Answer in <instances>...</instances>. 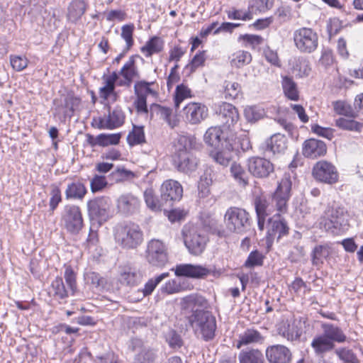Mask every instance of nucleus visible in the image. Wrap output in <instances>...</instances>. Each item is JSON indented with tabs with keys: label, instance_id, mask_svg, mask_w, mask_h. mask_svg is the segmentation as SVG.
Wrapping results in <instances>:
<instances>
[{
	"label": "nucleus",
	"instance_id": "f257e3e1",
	"mask_svg": "<svg viewBox=\"0 0 363 363\" xmlns=\"http://www.w3.org/2000/svg\"><path fill=\"white\" fill-rule=\"evenodd\" d=\"M322 333L316 335L311 342L314 355L324 358L328 353L333 352L336 344L349 342V337L337 325L323 322L320 324Z\"/></svg>",
	"mask_w": 363,
	"mask_h": 363
},
{
	"label": "nucleus",
	"instance_id": "f03ea898",
	"mask_svg": "<svg viewBox=\"0 0 363 363\" xmlns=\"http://www.w3.org/2000/svg\"><path fill=\"white\" fill-rule=\"evenodd\" d=\"M291 181L289 177L285 176L272 195V204L264 197H257L255 200V207L257 216L270 215L275 207L277 211L286 213L288 210V201L291 197Z\"/></svg>",
	"mask_w": 363,
	"mask_h": 363
},
{
	"label": "nucleus",
	"instance_id": "7ed1b4c3",
	"mask_svg": "<svg viewBox=\"0 0 363 363\" xmlns=\"http://www.w3.org/2000/svg\"><path fill=\"white\" fill-rule=\"evenodd\" d=\"M116 243L125 250H135L144 240V234L139 225L133 222L118 223L113 228Z\"/></svg>",
	"mask_w": 363,
	"mask_h": 363
},
{
	"label": "nucleus",
	"instance_id": "20e7f679",
	"mask_svg": "<svg viewBox=\"0 0 363 363\" xmlns=\"http://www.w3.org/2000/svg\"><path fill=\"white\" fill-rule=\"evenodd\" d=\"M349 214L345 207L333 205L328 207L324 216L320 218L319 225L326 232L339 235L349 228Z\"/></svg>",
	"mask_w": 363,
	"mask_h": 363
},
{
	"label": "nucleus",
	"instance_id": "39448f33",
	"mask_svg": "<svg viewBox=\"0 0 363 363\" xmlns=\"http://www.w3.org/2000/svg\"><path fill=\"white\" fill-rule=\"evenodd\" d=\"M189 323L195 334L201 339L210 341L215 337L217 328L216 317L204 309H196L189 317Z\"/></svg>",
	"mask_w": 363,
	"mask_h": 363
},
{
	"label": "nucleus",
	"instance_id": "423d86ee",
	"mask_svg": "<svg viewBox=\"0 0 363 363\" xmlns=\"http://www.w3.org/2000/svg\"><path fill=\"white\" fill-rule=\"evenodd\" d=\"M226 228L238 234L245 233L250 227V214L243 208L232 206L224 215Z\"/></svg>",
	"mask_w": 363,
	"mask_h": 363
},
{
	"label": "nucleus",
	"instance_id": "0eeeda50",
	"mask_svg": "<svg viewBox=\"0 0 363 363\" xmlns=\"http://www.w3.org/2000/svg\"><path fill=\"white\" fill-rule=\"evenodd\" d=\"M167 245L160 240L152 239L147 243L145 259L153 267L164 268L169 263Z\"/></svg>",
	"mask_w": 363,
	"mask_h": 363
},
{
	"label": "nucleus",
	"instance_id": "6e6552de",
	"mask_svg": "<svg viewBox=\"0 0 363 363\" xmlns=\"http://www.w3.org/2000/svg\"><path fill=\"white\" fill-rule=\"evenodd\" d=\"M293 39L296 48L301 53L311 54L318 46V35L311 28L302 27L295 30Z\"/></svg>",
	"mask_w": 363,
	"mask_h": 363
},
{
	"label": "nucleus",
	"instance_id": "1a4fd4ad",
	"mask_svg": "<svg viewBox=\"0 0 363 363\" xmlns=\"http://www.w3.org/2000/svg\"><path fill=\"white\" fill-rule=\"evenodd\" d=\"M61 222L68 233L78 234L84 226L80 208L73 204L66 205L62 213Z\"/></svg>",
	"mask_w": 363,
	"mask_h": 363
},
{
	"label": "nucleus",
	"instance_id": "9d476101",
	"mask_svg": "<svg viewBox=\"0 0 363 363\" xmlns=\"http://www.w3.org/2000/svg\"><path fill=\"white\" fill-rule=\"evenodd\" d=\"M111 199L108 197H96L87 202L88 215L91 220L99 223L106 222L110 218Z\"/></svg>",
	"mask_w": 363,
	"mask_h": 363
},
{
	"label": "nucleus",
	"instance_id": "9b49d317",
	"mask_svg": "<svg viewBox=\"0 0 363 363\" xmlns=\"http://www.w3.org/2000/svg\"><path fill=\"white\" fill-rule=\"evenodd\" d=\"M141 206L140 197L132 192H123L116 199V208L118 213L130 216L137 213Z\"/></svg>",
	"mask_w": 363,
	"mask_h": 363
},
{
	"label": "nucleus",
	"instance_id": "f8f14e48",
	"mask_svg": "<svg viewBox=\"0 0 363 363\" xmlns=\"http://www.w3.org/2000/svg\"><path fill=\"white\" fill-rule=\"evenodd\" d=\"M288 147V140L281 133H274L263 142L259 149L265 156L271 157L283 155Z\"/></svg>",
	"mask_w": 363,
	"mask_h": 363
},
{
	"label": "nucleus",
	"instance_id": "ddd939ff",
	"mask_svg": "<svg viewBox=\"0 0 363 363\" xmlns=\"http://www.w3.org/2000/svg\"><path fill=\"white\" fill-rule=\"evenodd\" d=\"M218 121L222 124V128L233 133V128L239 120V113L237 108L229 103H223L216 110Z\"/></svg>",
	"mask_w": 363,
	"mask_h": 363
},
{
	"label": "nucleus",
	"instance_id": "4468645a",
	"mask_svg": "<svg viewBox=\"0 0 363 363\" xmlns=\"http://www.w3.org/2000/svg\"><path fill=\"white\" fill-rule=\"evenodd\" d=\"M314 178L326 184H335L338 180V172L336 167L327 161L318 162L313 169Z\"/></svg>",
	"mask_w": 363,
	"mask_h": 363
},
{
	"label": "nucleus",
	"instance_id": "2eb2a0df",
	"mask_svg": "<svg viewBox=\"0 0 363 363\" xmlns=\"http://www.w3.org/2000/svg\"><path fill=\"white\" fill-rule=\"evenodd\" d=\"M184 236L185 246L191 254L199 255L203 252L208 241V238L204 233L192 228L188 233L184 231Z\"/></svg>",
	"mask_w": 363,
	"mask_h": 363
},
{
	"label": "nucleus",
	"instance_id": "dca6fc26",
	"mask_svg": "<svg viewBox=\"0 0 363 363\" xmlns=\"http://www.w3.org/2000/svg\"><path fill=\"white\" fill-rule=\"evenodd\" d=\"M161 199L165 206H172L173 202L179 201L183 195V188L177 181L169 179L163 182L160 189Z\"/></svg>",
	"mask_w": 363,
	"mask_h": 363
},
{
	"label": "nucleus",
	"instance_id": "f3484780",
	"mask_svg": "<svg viewBox=\"0 0 363 363\" xmlns=\"http://www.w3.org/2000/svg\"><path fill=\"white\" fill-rule=\"evenodd\" d=\"M130 347L135 352V363H154L157 357V351L144 345L140 339H133Z\"/></svg>",
	"mask_w": 363,
	"mask_h": 363
},
{
	"label": "nucleus",
	"instance_id": "a211bd4d",
	"mask_svg": "<svg viewBox=\"0 0 363 363\" xmlns=\"http://www.w3.org/2000/svg\"><path fill=\"white\" fill-rule=\"evenodd\" d=\"M233 137V142H234L233 133H229L224 128L218 126L209 128L203 136V140L206 144L215 148H220L225 145V140L226 138H231Z\"/></svg>",
	"mask_w": 363,
	"mask_h": 363
},
{
	"label": "nucleus",
	"instance_id": "6ab92c4d",
	"mask_svg": "<svg viewBox=\"0 0 363 363\" xmlns=\"http://www.w3.org/2000/svg\"><path fill=\"white\" fill-rule=\"evenodd\" d=\"M208 108L201 103H189L183 108L186 121L192 125L200 123L208 116Z\"/></svg>",
	"mask_w": 363,
	"mask_h": 363
},
{
	"label": "nucleus",
	"instance_id": "aec40b11",
	"mask_svg": "<svg viewBox=\"0 0 363 363\" xmlns=\"http://www.w3.org/2000/svg\"><path fill=\"white\" fill-rule=\"evenodd\" d=\"M249 172L255 177L264 178L274 172V164L264 157H252L247 161Z\"/></svg>",
	"mask_w": 363,
	"mask_h": 363
},
{
	"label": "nucleus",
	"instance_id": "412c9836",
	"mask_svg": "<svg viewBox=\"0 0 363 363\" xmlns=\"http://www.w3.org/2000/svg\"><path fill=\"white\" fill-rule=\"evenodd\" d=\"M265 354L269 363H291L292 359L290 350L282 345L269 346Z\"/></svg>",
	"mask_w": 363,
	"mask_h": 363
},
{
	"label": "nucleus",
	"instance_id": "4be33fe9",
	"mask_svg": "<svg viewBox=\"0 0 363 363\" xmlns=\"http://www.w3.org/2000/svg\"><path fill=\"white\" fill-rule=\"evenodd\" d=\"M174 272L177 277L201 279L210 274V269L201 265L181 264L177 265Z\"/></svg>",
	"mask_w": 363,
	"mask_h": 363
},
{
	"label": "nucleus",
	"instance_id": "5701e85b",
	"mask_svg": "<svg viewBox=\"0 0 363 363\" xmlns=\"http://www.w3.org/2000/svg\"><path fill=\"white\" fill-rule=\"evenodd\" d=\"M218 149L217 151L211 152V156L219 164L224 167L228 166L233 160L234 155L235 148L233 137L231 138H226L225 145Z\"/></svg>",
	"mask_w": 363,
	"mask_h": 363
},
{
	"label": "nucleus",
	"instance_id": "b1692460",
	"mask_svg": "<svg viewBox=\"0 0 363 363\" xmlns=\"http://www.w3.org/2000/svg\"><path fill=\"white\" fill-rule=\"evenodd\" d=\"M174 163L179 172L189 174L197 169L199 160L191 152H182L176 156Z\"/></svg>",
	"mask_w": 363,
	"mask_h": 363
},
{
	"label": "nucleus",
	"instance_id": "393cba45",
	"mask_svg": "<svg viewBox=\"0 0 363 363\" xmlns=\"http://www.w3.org/2000/svg\"><path fill=\"white\" fill-rule=\"evenodd\" d=\"M139 57L140 56L138 55H132L124 64L118 74L121 75L125 81L124 82H121L119 85L129 86L134 78L140 77L139 71L136 65V59Z\"/></svg>",
	"mask_w": 363,
	"mask_h": 363
},
{
	"label": "nucleus",
	"instance_id": "a878e982",
	"mask_svg": "<svg viewBox=\"0 0 363 363\" xmlns=\"http://www.w3.org/2000/svg\"><path fill=\"white\" fill-rule=\"evenodd\" d=\"M289 230L287 223L279 215L269 219L267 236L269 239H274L277 237L279 240L288 235Z\"/></svg>",
	"mask_w": 363,
	"mask_h": 363
},
{
	"label": "nucleus",
	"instance_id": "bb28decb",
	"mask_svg": "<svg viewBox=\"0 0 363 363\" xmlns=\"http://www.w3.org/2000/svg\"><path fill=\"white\" fill-rule=\"evenodd\" d=\"M265 340V337L257 330L247 328L239 335L236 347L241 348L242 346L262 345Z\"/></svg>",
	"mask_w": 363,
	"mask_h": 363
},
{
	"label": "nucleus",
	"instance_id": "cd10ccee",
	"mask_svg": "<svg viewBox=\"0 0 363 363\" xmlns=\"http://www.w3.org/2000/svg\"><path fill=\"white\" fill-rule=\"evenodd\" d=\"M155 116L165 121L168 125L174 128L178 125L179 121L176 116H172V110L157 104H152L150 106V118L153 119Z\"/></svg>",
	"mask_w": 363,
	"mask_h": 363
},
{
	"label": "nucleus",
	"instance_id": "c85d7f7f",
	"mask_svg": "<svg viewBox=\"0 0 363 363\" xmlns=\"http://www.w3.org/2000/svg\"><path fill=\"white\" fill-rule=\"evenodd\" d=\"M326 145L322 140L311 138L303 144V155L309 158H316L326 153Z\"/></svg>",
	"mask_w": 363,
	"mask_h": 363
},
{
	"label": "nucleus",
	"instance_id": "c756f323",
	"mask_svg": "<svg viewBox=\"0 0 363 363\" xmlns=\"http://www.w3.org/2000/svg\"><path fill=\"white\" fill-rule=\"evenodd\" d=\"M87 6L84 0H72L67 7V21L76 24L86 12Z\"/></svg>",
	"mask_w": 363,
	"mask_h": 363
},
{
	"label": "nucleus",
	"instance_id": "7c9ffc66",
	"mask_svg": "<svg viewBox=\"0 0 363 363\" xmlns=\"http://www.w3.org/2000/svg\"><path fill=\"white\" fill-rule=\"evenodd\" d=\"M240 363H264V357L261 350L255 348L242 350L238 354Z\"/></svg>",
	"mask_w": 363,
	"mask_h": 363
},
{
	"label": "nucleus",
	"instance_id": "2f4dec72",
	"mask_svg": "<svg viewBox=\"0 0 363 363\" xmlns=\"http://www.w3.org/2000/svg\"><path fill=\"white\" fill-rule=\"evenodd\" d=\"M279 335L286 338L288 341L294 342L299 340L301 333L294 324H290L289 321H283L277 328Z\"/></svg>",
	"mask_w": 363,
	"mask_h": 363
},
{
	"label": "nucleus",
	"instance_id": "473e14b6",
	"mask_svg": "<svg viewBox=\"0 0 363 363\" xmlns=\"http://www.w3.org/2000/svg\"><path fill=\"white\" fill-rule=\"evenodd\" d=\"M87 193L86 188L80 182H73L67 184L65 196L67 199L82 200Z\"/></svg>",
	"mask_w": 363,
	"mask_h": 363
},
{
	"label": "nucleus",
	"instance_id": "72a5a7b5",
	"mask_svg": "<svg viewBox=\"0 0 363 363\" xmlns=\"http://www.w3.org/2000/svg\"><path fill=\"white\" fill-rule=\"evenodd\" d=\"M281 86L284 95L291 101H298L299 99V93L296 83L292 77L284 76L282 77Z\"/></svg>",
	"mask_w": 363,
	"mask_h": 363
},
{
	"label": "nucleus",
	"instance_id": "f704fd0d",
	"mask_svg": "<svg viewBox=\"0 0 363 363\" xmlns=\"http://www.w3.org/2000/svg\"><path fill=\"white\" fill-rule=\"evenodd\" d=\"M143 279L142 273L135 269L128 268L121 274V282L128 286L138 285Z\"/></svg>",
	"mask_w": 363,
	"mask_h": 363
},
{
	"label": "nucleus",
	"instance_id": "c9c22d12",
	"mask_svg": "<svg viewBox=\"0 0 363 363\" xmlns=\"http://www.w3.org/2000/svg\"><path fill=\"white\" fill-rule=\"evenodd\" d=\"M163 49V43L157 36L151 38L140 49L146 57H151L153 54L160 52Z\"/></svg>",
	"mask_w": 363,
	"mask_h": 363
},
{
	"label": "nucleus",
	"instance_id": "e433bc0d",
	"mask_svg": "<svg viewBox=\"0 0 363 363\" xmlns=\"http://www.w3.org/2000/svg\"><path fill=\"white\" fill-rule=\"evenodd\" d=\"M51 289L54 298L57 300H64L71 294L69 289L65 287L62 278L60 277H56L52 281Z\"/></svg>",
	"mask_w": 363,
	"mask_h": 363
},
{
	"label": "nucleus",
	"instance_id": "4c0bfd02",
	"mask_svg": "<svg viewBox=\"0 0 363 363\" xmlns=\"http://www.w3.org/2000/svg\"><path fill=\"white\" fill-rule=\"evenodd\" d=\"M155 82H146L145 80L138 81L134 85V91L136 96L145 97L147 99L148 95L156 96L157 91L151 88L155 84Z\"/></svg>",
	"mask_w": 363,
	"mask_h": 363
},
{
	"label": "nucleus",
	"instance_id": "58836bf2",
	"mask_svg": "<svg viewBox=\"0 0 363 363\" xmlns=\"http://www.w3.org/2000/svg\"><path fill=\"white\" fill-rule=\"evenodd\" d=\"M230 171L231 176L240 186L244 187L248 184V174L240 164L233 162Z\"/></svg>",
	"mask_w": 363,
	"mask_h": 363
},
{
	"label": "nucleus",
	"instance_id": "ea45409f",
	"mask_svg": "<svg viewBox=\"0 0 363 363\" xmlns=\"http://www.w3.org/2000/svg\"><path fill=\"white\" fill-rule=\"evenodd\" d=\"M169 276L168 272L162 273L154 278L150 279L145 284L144 288L138 290V293L141 296L140 298L150 295L157 286L165 278Z\"/></svg>",
	"mask_w": 363,
	"mask_h": 363
},
{
	"label": "nucleus",
	"instance_id": "a19ab883",
	"mask_svg": "<svg viewBox=\"0 0 363 363\" xmlns=\"http://www.w3.org/2000/svg\"><path fill=\"white\" fill-rule=\"evenodd\" d=\"M107 121L110 125L111 130H113L121 126L125 120V115L121 108H116L111 111L108 107V113L106 116Z\"/></svg>",
	"mask_w": 363,
	"mask_h": 363
},
{
	"label": "nucleus",
	"instance_id": "79ce46f5",
	"mask_svg": "<svg viewBox=\"0 0 363 363\" xmlns=\"http://www.w3.org/2000/svg\"><path fill=\"white\" fill-rule=\"evenodd\" d=\"M183 302L185 308H191L192 312L198 309L197 308L199 307L206 308L207 306L206 299L203 296L198 294H191L185 296L183 298Z\"/></svg>",
	"mask_w": 363,
	"mask_h": 363
},
{
	"label": "nucleus",
	"instance_id": "37998d69",
	"mask_svg": "<svg viewBox=\"0 0 363 363\" xmlns=\"http://www.w3.org/2000/svg\"><path fill=\"white\" fill-rule=\"evenodd\" d=\"M333 352H334L335 354L343 363H359L357 355L348 347H335V349Z\"/></svg>",
	"mask_w": 363,
	"mask_h": 363
},
{
	"label": "nucleus",
	"instance_id": "c03bdc74",
	"mask_svg": "<svg viewBox=\"0 0 363 363\" xmlns=\"http://www.w3.org/2000/svg\"><path fill=\"white\" fill-rule=\"evenodd\" d=\"M127 142L130 146H134L145 142L143 126L133 125V130L127 136Z\"/></svg>",
	"mask_w": 363,
	"mask_h": 363
},
{
	"label": "nucleus",
	"instance_id": "a18cd8bd",
	"mask_svg": "<svg viewBox=\"0 0 363 363\" xmlns=\"http://www.w3.org/2000/svg\"><path fill=\"white\" fill-rule=\"evenodd\" d=\"M335 125L342 130L360 133L363 128V123L345 118H339L335 120Z\"/></svg>",
	"mask_w": 363,
	"mask_h": 363
},
{
	"label": "nucleus",
	"instance_id": "49530a36",
	"mask_svg": "<svg viewBox=\"0 0 363 363\" xmlns=\"http://www.w3.org/2000/svg\"><path fill=\"white\" fill-rule=\"evenodd\" d=\"M194 145V138L190 135H179L175 145L176 156L182 152H191Z\"/></svg>",
	"mask_w": 363,
	"mask_h": 363
},
{
	"label": "nucleus",
	"instance_id": "de8ad7c7",
	"mask_svg": "<svg viewBox=\"0 0 363 363\" xmlns=\"http://www.w3.org/2000/svg\"><path fill=\"white\" fill-rule=\"evenodd\" d=\"M252 61L251 54L247 51L238 50L232 55L230 63L237 68L242 67Z\"/></svg>",
	"mask_w": 363,
	"mask_h": 363
},
{
	"label": "nucleus",
	"instance_id": "09e8293b",
	"mask_svg": "<svg viewBox=\"0 0 363 363\" xmlns=\"http://www.w3.org/2000/svg\"><path fill=\"white\" fill-rule=\"evenodd\" d=\"M274 0H250L249 10L252 13H265L272 8Z\"/></svg>",
	"mask_w": 363,
	"mask_h": 363
},
{
	"label": "nucleus",
	"instance_id": "8fccbe9b",
	"mask_svg": "<svg viewBox=\"0 0 363 363\" xmlns=\"http://www.w3.org/2000/svg\"><path fill=\"white\" fill-rule=\"evenodd\" d=\"M329 255V252L325 246L317 245L315 246L311 253L312 264L315 267H319L323 263V259Z\"/></svg>",
	"mask_w": 363,
	"mask_h": 363
},
{
	"label": "nucleus",
	"instance_id": "3c124183",
	"mask_svg": "<svg viewBox=\"0 0 363 363\" xmlns=\"http://www.w3.org/2000/svg\"><path fill=\"white\" fill-rule=\"evenodd\" d=\"M164 337L169 346L172 349H179L184 344L181 335L174 330L169 329L164 334Z\"/></svg>",
	"mask_w": 363,
	"mask_h": 363
},
{
	"label": "nucleus",
	"instance_id": "603ef678",
	"mask_svg": "<svg viewBox=\"0 0 363 363\" xmlns=\"http://www.w3.org/2000/svg\"><path fill=\"white\" fill-rule=\"evenodd\" d=\"M144 199L147 207L153 211L161 210L162 207L165 206L164 201H162V199L158 200L155 197L152 189H146L145 191Z\"/></svg>",
	"mask_w": 363,
	"mask_h": 363
},
{
	"label": "nucleus",
	"instance_id": "864d4df0",
	"mask_svg": "<svg viewBox=\"0 0 363 363\" xmlns=\"http://www.w3.org/2000/svg\"><path fill=\"white\" fill-rule=\"evenodd\" d=\"M121 136V133H101L98 135L99 145L106 147L108 145H118L120 142Z\"/></svg>",
	"mask_w": 363,
	"mask_h": 363
},
{
	"label": "nucleus",
	"instance_id": "5fc2aeb1",
	"mask_svg": "<svg viewBox=\"0 0 363 363\" xmlns=\"http://www.w3.org/2000/svg\"><path fill=\"white\" fill-rule=\"evenodd\" d=\"M64 278L66 284L69 289L72 295H74L77 289V276L71 266H66L64 273Z\"/></svg>",
	"mask_w": 363,
	"mask_h": 363
},
{
	"label": "nucleus",
	"instance_id": "6e6d98bb",
	"mask_svg": "<svg viewBox=\"0 0 363 363\" xmlns=\"http://www.w3.org/2000/svg\"><path fill=\"white\" fill-rule=\"evenodd\" d=\"M204 225L211 233L216 235L220 238H225L227 235V233L223 225L215 219L212 218L205 221Z\"/></svg>",
	"mask_w": 363,
	"mask_h": 363
},
{
	"label": "nucleus",
	"instance_id": "4d7b16f0",
	"mask_svg": "<svg viewBox=\"0 0 363 363\" xmlns=\"http://www.w3.org/2000/svg\"><path fill=\"white\" fill-rule=\"evenodd\" d=\"M191 96V90L184 84L178 85L174 92V106L178 109L180 104Z\"/></svg>",
	"mask_w": 363,
	"mask_h": 363
},
{
	"label": "nucleus",
	"instance_id": "13d9d810",
	"mask_svg": "<svg viewBox=\"0 0 363 363\" xmlns=\"http://www.w3.org/2000/svg\"><path fill=\"white\" fill-rule=\"evenodd\" d=\"M241 91V86L238 82H225V97L226 99H235L238 98Z\"/></svg>",
	"mask_w": 363,
	"mask_h": 363
},
{
	"label": "nucleus",
	"instance_id": "bf43d9fd",
	"mask_svg": "<svg viewBox=\"0 0 363 363\" xmlns=\"http://www.w3.org/2000/svg\"><path fill=\"white\" fill-rule=\"evenodd\" d=\"M111 176L116 183H120L133 178L135 174L124 167H118L115 171L112 172Z\"/></svg>",
	"mask_w": 363,
	"mask_h": 363
},
{
	"label": "nucleus",
	"instance_id": "052dcab7",
	"mask_svg": "<svg viewBox=\"0 0 363 363\" xmlns=\"http://www.w3.org/2000/svg\"><path fill=\"white\" fill-rule=\"evenodd\" d=\"M263 255L257 250L251 252L245 261V266L247 267H254L255 266H262L263 264Z\"/></svg>",
	"mask_w": 363,
	"mask_h": 363
},
{
	"label": "nucleus",
	"instance_id": "680f3d73",
	"mask_svg": "<svg viewBox=\"0 0 363 363\" xmlns=\"http://www.w3.org/2000/svg\"><path fill=\"white\" fill-rule=\"evenodd\" d=\"M10 63L14 70L16 72H21L27 67L28 60L26 57L11 55Z\"/></svg>",
	"mask_w": 363,
	"mask_h": 363
},
{
	"label": "nucleus",
	"instance_id": "e2e57ef3",
	"mask_svg": "<svg viewBox=\"0 0 363 363\" xmlns=\"http://www.w3.org/2000/svg\"><path fill=\"white\" fill-rule=\"evenodd\" d=\"M333 108L336 113L345 116H354L353 110L347 103L337 101L333 103Z\"/></svg>",
	"mask_w": 363,
	"mask_h": 363
},
{
	"label": "nucleus",
	"instance_id": "0e129e2a",
	"mask_svg": "<svg viewBox=\"0 0 363 363\" xmlns=\"http://www.w3.org/2000/svg\"><path fill=\"white\" fill-rule=\"evenodd\" d=\"M51 192H50V199L49 202L50 209L52 211H54L58 204L62 201V194L60 188L55 185H52L51 186Z\"/></svg>",
	"mask_w": 363,
	"mask_h": 363
},
{
	"label": "nucleus",
	"instance_id": "69168bd1",
	"mask_svg": "<svg viewBox=\"0 0 363 363\" xmlns=\"http://www.w3.org/2000/svg\"><path fill=\"white\" fill-rule=\"evenodd\" d=\"M228 18L231 20H242L247 21L250 20L252 18V15L250 10L248 11H243L235 9H232L227 11Z\"/></svg>",
	"mask_w": 363,
	"mask_h": 363
},
{
	"label": "nucleus",
	"instance_id": "338daca9",
	"mask_svg": "<svg viewBox=\"0 0 363 363\" xmlns=\"http://www.w3.org/2000/svg\"><path fill=\"white\" fill-rule=\"evenodd\" d=\"M133 30L134 27L133 25H124L121 28V37L126 43V50H129L133 45Z\"/></svg>",
	"mask_w": 363,
	"mask_h": 363
},
{
	"label": "nucleus",
	"instance_id": "774afa93",
	"mask_svg": "<svg viewBox=\"0 0 363 363\" xmlns=\"http://www.w3.org/2000/svg\"><path fill=\"white\" fill-rule=\"evenodd\" d=\"M86 279L89 282H90L92 286L96 289H101L104 287V279L100 276L99 274L91 272H88L86 274Z\"/></svg>",
	"mask_w": 363,
	"mask_h": 363
}]
</instances>
